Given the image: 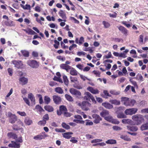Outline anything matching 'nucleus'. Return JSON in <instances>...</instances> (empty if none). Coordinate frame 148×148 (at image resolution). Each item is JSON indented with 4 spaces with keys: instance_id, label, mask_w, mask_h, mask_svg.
<instances>
[{
    "instance_id": "nucleus-1",
    "label": "nucleus",
    "mask_w": 148,
    "mask_h": 148,
    "mask_svg": "<svg viewBox=\"0 0 148 148\" xmlns=\"http://www.w3.org/2000/svg\"><path fill=\"white\" fill-rule=\"evenodd\" d=\"M132 119L135 121L137 125L141 124L144 121L143 116L140 114H137L132 116Z\"/></svg>"
},
{
    "instance_id": "nucleus-2",
    "label": "nucleus",
    "mask_w": 148,
    "mask_h": 148,
    "mask_svg": "<svg viewBox=\"0 0 148 148\" xmlns=\"http://www.w3.org/2000/svg\"><path fill=\"white\" fill-rule=\"evenodd\" d=\"M78 105L83 110L87 111L89 109V108L90 107L91 104L88 101H84L82 103H79Z\"/></svg>"
},
{
    "instance_id": "nucleus-3",
    "label": "nucleus",
    "mask_w": 148,
    "mask_h": 148,
    "mask_svg": "<svg viewBox=\"0 0 148 148\" xmlns=\"http://www.w3.org/2000/svg\"><path fill=\"white\" fill-rule=\"evenodd\" d=\"M84 94L85 96L83 97L84 100L90 101V99L95 104L96 103V101L95 100L94 97L90 92H86Z\"/></svg>"
},
{
    "instance_id": "nucleus-4",
    "label": "nucleus",
    "mask_w": 148,
    "mask_h": 148,
    "mask_svg": "<svg viewBox=\"0 0 148 148\" xmlns=\"http://www.w3.org/2000/svg\"><path fill=\"white\" fill-rule=\"evenodd\" d=\"M12 63L14 64V67L18 69H22L24 67L23 62L20 60H13L12 61Z\"/></svg>"
},
{
    "instance_id": "nucleus-5",
    "label": "nucleus",
    "mask_w": 148,
    "mask_h": 148,
    "mask_svg": "<svg viewBox=\"0 0 148 148\" xmlns=\"http://www.w3.org/2000/svg\"><path fill=\"white\" fill-rule=\"evenodd\" d=\"M8 115L9 118V121L10 123H14L17 120V117L15 114H12L10 112H8Z\"/></svg>"
},
{
    "instance_id": "nucleus-6",
    "label": "nucleus",
    "mask_w": 148,
    "mask_h": 148,
    "mask_svg": "<svg viewBox=\"0 0 148 148\" xmlns=\"http://www.w3.org/2000/svg\"><path fill=\"white\" fill-rule=\"evenodd\" d=\"M27 63L29 66L33 68H37L39 66L38 63L35 60H29Z\"/></svg>"
},
{
    "instance_id": "nucleus-7",
    "label": "nucleus",
    "mask_w": 148,
    "mask_h": 148,
    "mask_svg": "<svg viewBox=\"0 0 148 148\" xmlns=\"http://www.w3.org/2000/svg\"><path fill=\"white\" fill-rule=\"evenodd\" d=\"M47 136L44 132H42L39 134L34 136V139L36 140H40L44 139Z\"/></svg>"
},
{
    "instance_id": "nucleus-8",
    "label": "nucleus",
    "mask_w": 148,
    "mask_h": 148,
    "mask_svg": "<svg viewBox=\"0 0 148 148\" xmlns=\"http://www.w3.org/2000/svg\"><path fill=\"white\" fill-rule=\"evenodd\" d=\"M138 110L136 108H132L126 109L125 111V113L127 115H132L135 114Z\"/></svg>"
},
{
    "instance_id": "nucleus-9",
    "label": "nucleus",
    "mask_w": 148,
    "mask_h": 148,
    "mask_svg": "<svg viewBox=\"0 0 148 148\" xmlns=\"http://www.w3.org/2000/svg\"><path fill=\"white\" fill-rule=\"evenodd\" d=\"M67 109L66 106L62 105L60 106L59 110H57V113L58 115H60L66 111H67Z\"/></svg>"
},
{
    "instance_id": "nucleus-10",
    "label": "nucleus",
    "mask_w": 148,
    "mask_h": 148,
    "mask_svg": "<svg viewBox=\"0 0 148 148\" xmlns=\"http://www.w3.org/2000/svg\"><path fill=\"white\" fill-rule=\"evenodd\" d=\"M92 117L94 119L93 122L95 124H98L102 120V118L98 115L94 114L92 115Z\"/></svg>"
},
{
    "instance_id": "nucleus-11",
    "label": "nucleus",
    "mask_w": 148,
    "mask_h": 148,
    "mask_svg": "<svg viewBox=\"0 0 148 148\" xmlns=\"http://www.w3.org/2000/svg\"><path fill=\"white\" fill-rule=\"evenodd\" d=\"M52 99L54 103L56 104H60L62 101L61 98L58 95H53Z\"/></svg>"
},
{
    "instance_id": "nucleus-12",
    "label": "nucleus",
    "mask_w": 148,
    "mask_h": 148,
    "mask_svg": "<svg viewBox=\"0 0 148 148\" xmlns=\"http://www.w3.org/2000/svg\"><path fill=\"white\" fill-rule=\"evenodd\" d=\"M70 92L73 95H74L77 97L80 96L81 93L80 92L73 88L70 89Z\"/></svg>"
},
{
    "instance_id": "nucleus-13",
    "label": "nucleus",
    "mask_w": 148,
    "mask_h": 148,
    "mask_svg": "<svg viewBox=\"0 0 148 148\" xmlns=\"http://www.w3.org/2000/svg\"><path fill=\"white\" fill-rule=\"evenodd\" d=\"M87 89L91 93L94 94H99V90L97 89H94L92 87H88Z\"/></svg>"
},
{
    "instance_id": "nucleus-14",
    "label": "nucleus",
    "mask_w": 148,
    "mask_h": 148,
    "mask_svg": "<svg viewBox=\"0 0 148 148\" xmlns=\"http://www.w3.org/2000/svg\"><path fill=\"white\" fill-rule=\"evenodd\" d=\"M12 143L9 144L8 145V147H14L15 148H19L20 147L19 143H17L16 142L14 141L11 142Z\"/></svg>"
},
{
    "instance_id": "nucleus-15",
    "label": "nucleus",
    "mask_w": 148,
    "mask_h": 148,
    "mask_svg": "<svg viewBox=\"0 0 148 148\" xmlns=\"http://www.w3.org/2000/svg\"><path fill=\"white\" fill-rule=\"evenodd\" d=\"M60 67L62 69L65 70L67 72H68L69 70L71 69V66L65 64H61Z\"/></svg>"
},
{
    "instance_id": "nucleus-16",
    "label": "nucleus",
    "mask_w": 148,
    "mask_h": 148,
    "mask_svg": "<svg viewBox=\"0 0 148 148\" xmlns=\"http://www.w3.org/2000/svg\"><path fill=\"white\" fill-rule=\"evenodd\" d=\"M136 103V101L134 99H128L126 106H133Z\"/></svg>"
},
{
    "instance_id": "nucleus-17",
    "label": "nucleus",
    "mask_w": 148,
    "mask_h": 148,
    "mask_svg": "<svg viewBox=\"0 0 148 148\" xmlns=\"http://www.w3.org/2000/svg\"><path fill=\"white\" fill-rule=\"evenodd\" d=\"M102 105L107 109H110L113 108L112 105L107 102L102 103Z\"/></svg>"
},
{
    "instance_id": "nucleus-18",
    "label": "nucleus",
    "mask_w": 148,
    "mask_h": 148,
    "mask_svg": "<svg viewBox=\"0 0 148 148\" xmlns=\"http://www.w3.org/2000/svg\"><path fill=\"white\" fill-rule=\"evenodd\" d=\"M59 14L60 16L63 19V21L64 22L66 21V14L64 13V12L62 10H60L59 12Z\"/></svg>"
},
{
    "instance_id": "nucleus-19",
    "label": "nucleus",
    "mask_w": 148,
    "mask_h": 148,
    "mask_svg": "<svg viewBox=\"0 0 148 148\" xmlns=\"http://www.w3.org/2000/svg\"><path fill=\"white\" fill-rule=\"evenodd\" d=\"M19 80L22 85H24L27 84L28 80L27 78L23 77L20 78Z\"/></svg>"
},
{
    "instance_id": "nucleus-20",
    "label": "nucleus",
    "mask_w": 148,
    "mask_h": 148,
    "mask_svg": "<svg viewBox=\"0 0 148 148\" xmlns=\"http://www.w3.org/2000/svg\"><path fill=\"white\" fill-rule=\"evenodd\" d=\"M84 42V38L82 36L80 37L79 40L78 38H76L75 40V43L79 45L82 44Z\"/></svg>"
},
{
    "instance_id": "nucleus-21",
    "label": "nucleus",
    "mask_w": 148,
    "mask_h": 148,
    "mask_svg": "<svg viewBox=\"0 0 148 148\" xmlns=\"http://www.w3.org/2000/svg\"><path fill=\"white\" fill-rule=\"evenodd\" d=\"M3 22L4 24L7 26L12 27L15 25L14 23L12 21H3Z\"/></svg>"
},
{
    "instance_id": "nucleus-22",
    "label": "nucleus",
    "mask_w": 148,
    "mask_h": 148,
    "mask_svg": "<svg viewBox=\"0 0 148 148\" xmlns=\"http://www.w3.org/2000/svg\"><path fill=\"white\" fill-rule=\"evenodd\" d=\"M118 29L122 33L126 35L128 31L125 27L122 26H121L118 27Z\"/></svg>"
},
{
    "instance_id": "nucleus-23",
    "label": "nucleus",
    "mask_w": 148,
    "mask_h": 148,
    "mask_svg": "<svg viewBox=\"0 0 148 148\" xmlns=\"http://www.w3.org/2000/svg\"><path fill=\"white\" fill-rule=\"evenodd\" d=\"M44 108L46 110L49 112H52L54 110L53 107L50 105H46L44 106Z\"/></svg>"
},
{
    "instance_id": "nucleus-24",
    "label": "nucleus",
    "mask_w": 148,
    "mask_h": 148,
    "mask_svg": "<svg viewBox=\"0 0 148 148\" xmlns=\"http://www.w3.org/2000/svg\"><path fill=\"white\" fill-rule=\"evenodd\" d=\"M7 136L9 138H12L15 139L17 138V135L14 133L10 132L8 133Z\"/></svg>"
},
{
    "instance_id": "nucleus-25",
    "label": "nucleus",
    "mask_w": 148,
    "mask_h": 148,
    "mask_svg": "<svg viewBox=\"0 0 148 148\" xmlns=\"http://www.w3.org/2000/svg\"><path fill=\"white\" fill-rule=\"evenodd\" d=\"M127 130L133 132L136 131L138 129V127L136 126H127Z\"/></svg>"
},
{
    "instance_id": "nucleus-26",
    "label": "nucleus",
    "mask_w": 148,
    "mask_h": 148,
    "mask_svg": "<svg viewBox=\"0 0 148 148\" xmlns=\"http://www.w3.org/2000/svg\"><path fill=\"white\" fill-rule=\"evenodd\" d=\"M109 114V111L106 110H103L100 114V115L102 117H106Z\"/></svg>"
},
{
    "instance_id": "nucleus-27",
    "label": "nucleus",
    "mask_w": 148,
    "mask_h": 148,
    "mask_svg": "<svg viewBox=\"0 0 148 148\" xmlns=\"http://www.w3.org/2000/svg\"><path fill=\"white\" fill-rule=\"evenodd\" d=\"M73 134V133L72 132H68L62 134V135L65 138L69 139L71 137V136L70 135Z\"/></svg>"
},
{
    "instance_id": "nucleus-28",
    "label": "nucleus",
    "mask_w": 148,
    "mask_h": 148,
    "mask_svg": "<svg viewBox=\"0 0 148 148\" xmlns=\"http://www.w3.org/2000/svg\"><path fill=\"white\" fill-rule=\"evenodd\" d=\"M103 93L104 94V95L102 94H101V96L104 98L106 99L108 98V97H111V95H110L108 91L106 90H104L103 91Z\"/></svg>"
},
{
    "instance_id": "nucleus-29",
    "label": "nucleus",
    "mask_w": 148,
    "mask_h": 148,
    "mask_svg": "<svg viewBox=\"0 0 148 148\" xmlns=\"http://www.w3.org/2000/svg\"><path fill=\"white\" fill-rule=\"evenodd\" d=\"M55 91L59 94H62L64 93L63 90L60 87H57L55 89Z\"/></svg>"
},
{
    "instance_id": "nucleus-30",
    "label": "nucleus",
    "mask_w": 148,
    "mask_h": 148,
    "mask_svg": "<svg viewBox=\"0 0 148 148\" xmlns=\"http://www.w3.org/2000/svg\"><path fill=\"white\" fill-rule=\"evenodd\" d=\"M129 99V98L128 97H122L121 98V101L126 106Z\"/></svg>"
},
{
    "instance_id": "nucleus-31",
    "label": "nucleus",
    "mask_w": 148,
    "mask_h": 148,
    "mask_svg": "<svg viewBox=\"0 0 148 148\" xmlns=\"http://www.w3.org/2000/svg\"><path fill=\"white\" fill-rule=\"evenodd\" d=\"M23 30L26 33L29 34L34 35L36 33L35 32L31 29H29L28 30L26 29H23Z\"/></svg>"
},
{
    "instance_id": "nucleus-32",
    "label": "nucleus",
    "mask_w": 148,
    "mask_h": 148,
    "mask_svg": "<svg viewBox=\"0 0 148 148\" xmlns=\"http://www.w3.org/2000/svg\"><path fill=\"white\" fill-rule=\"evenodd\" d=\"M24 122L26 124L28 125H30L32 123V121L27 117L25 118Z\"/></svg>"
},
{
    "instance_id": "nucleus-33",
    "label": "nucleus",
    "mask_w": 148,
    "mask_h": 148,
    "mask_svg": "<svg viewBox=\"0 0 148 148\" xmlns=\"http://www.w3.org/2000/svg\"><path fill=\"white\" fill-rule=\"evenodd\" d=\"M28 98L30 99L32 102L35 103V98L32 93H30L28 95Z\"/></svg>"
},
{
    "instance_id": "nucleus-34",
    "label": "nucleus",
    "mask_w": 148,
    "mask_h": 148,
    "mask_svg": "<svg viewBox=\"0 0 148 148\" xmlns=\"http://www.w3.org/2000/svg\"><path fill=\"white\" fill-rule=\"evenodd\" d=\"M70 71V74L72 75H77V72L74 68H72Z\"/></svg>"
},
{
    "instance_id": "nucleus-35",
    "label": "nucleus",
    "mask_w": 148,
    "mask_h": 148,
    "mask_svg": "<svg viewBox=\"0 0 148 148\" xmlns=\"http://www.w3.org/2000/svg\"><path fill=\"white\" fill-rule=\"evenodd\" d=\"M122 123L124 124H131L132 123V120L128 119H124L122 121Z\"/></svg>"
},
{
    "instance_id": "nucleus-36",
    "label": "nucleus",
    "mask_w": 148,
    "mask_h": 148,
    "mask_svg": "<svg viewBox=\"0 0 148 148\" xmlns=\"http://www.w3.org/2000/svg\"><path fill=\"white\" fill-rule=\"evenodd\" d=\"M65 97L66 99L68 101L70 102H72L73 101V98L70 95L66 94L65 95Z\"/></svg>"
},
{
    "instance_id": "nucleus-37",
    "label": "nucleus",
    "mask_w": 148,
    "mask_h": 148,
    "mask_svg": "<svg viewBox=\"0 0 148 148\" xmlns=\"http://www.w3.org/2000/svg\"><path fill=\"white\" fill-rule=\"evenodd\" d=\"M44 100L45 103L48 104L50 102L51 99L49 97L45 96L44 97Z\"/></svg>"
},
{
    "instance_id": "nucleus-38",
    "label": "nucleus",
    "mask_w": 148,
    "mask_h": 148,
    "mask_svg": "<svg viewBox=\"0 0 148 148\" xmlns=\"http://www.w3.org/2000/svg\"><path fill=\"white\" fill-rule=\"evenodd\" d=\"M21 52L22 55L24 57H27L29 56V52L28 51L25 50H21Z\"/></svg>"
},
{
    "instance_id": "nucleus-39",
    "label": "nucleus",
    "mask_w": 148,
    "mask_h": 148,
    "mask_svg": "<svg viewBox=\"0 0 148 148\" xmlns=\"http://www.w3.org/2000/svg\"><path fill=\"white\" fill-rule=\"evenodd\" d=\"M106 143L107 144H114L116 143V141L115 140L110 139L106 141Z\"/></svg>"
},
{
    "instance_id": "nucleus-40",
    "label": "nucleus",
    "mask_w": 148,
    "mask_h": 148,
    "mask_svg": "<svg viewBox=\"0 0 148 148\" xmlns=\"http://www.w3.org/2000/svg\"><path fill=\"white\" fill-rule=\"evenodd\" d=\"M63 78L64 84L66 85L67 86L69 84V81L67 77L65 75H64L63 76Z\"/></svg>"
},
{
    "instance_id": "nucleus-41",
    "label": "nucleus",
    "mask_w": 148,
    "mask_h": 148,
    "mask_svg": "<svg viewBox=\"0 0 148 148\" xmlns=\"http://www.w3.org/2000/svg\"><path fill=\"white\" fill-rule=\"evenodd\" d=\"M142 130H144L148 129V123L143 125L140 127Z\"/></svg>"
},
{
    "instance_id": "nucleus-42",
    "label": "nucleus",
    "mask_w": 148,
    "mask_h": 148,
    "mask_svg": "<svg viewBox=\"0 0 148 148\" xmlns=\"http://www.w3.org/2000/svg\"><path fill=\"white\" fill-rule=\"evenodd\" d=\"M102 24L103 25L104 28H109L110 26V23L105 21L102 22Z\"/></svg>"
},
{
    "instance_id": "nucleus-43",
    "label": "nucleus",
    "mask_w": 148,
    "mask_h": 148,
    "mask_svg": "<svg viewBox=\"0 0 148 148\" xmlns=\"http://www.w3.org/2000/svg\"><path fill=\"white\" fill-rule=\"evenodd\" d=\"M120 137L121 138L126 141H130L131 140L130 138H129L127 135H121V136Z\"/></svg>"
},
{
    "instance_id": "nucleus-44",
    "label": "nucleus",
    "mask_w": 148,
    "mask_h": 148,
    "mask_svg": "<svg viewBox=\"0 0 148 148\" xmlns=\"http://www.w3.org/2000/svg\"><path fill=\"white\" fill-rule=\"evenodd\" d=\"M35 109L38 110V111L40 113L42 111H44V110L43 108L39 105H37Z\"/></svg>"
},
{
    "instance_id": "nucleus-45",
    "label": "nucleus",
    "mask_w": 148,
    "mask_h": 148,
    "mask_svg": "<svg viewBox=\"0 0 148 148\" xmlns=\"http://www.w3.org/2000/svg\"><path fill=\"white\" fill-rule=\"evenodd\" d=\"M54 42L55 44L53 45V46L56 49H57L60 45V42L56 40H54Z\"/></svg>"
},
{
    "instance_id": "nucleus-46",
    "label": "nucleus",
    "mask_w": 148,
    "mask_h": 148,
    "mask_svg": "<svg viewBox=\"0 0 148 148\" xmlns=\"http://www.w3.org/2000/svg\"><path fill=\"white\" fill-rule=\"evenodd\" d=\"M21 7L24 10H30L31 8L30 5H29L26 4L25 7L23 5L21 4Z\"/></svg>"
},
{
    "instance_id": "nucleus-47",
    "label": "nucleus",
    "mask_w": 148,
    "mask_h": 148,
    "mask_svg": "<svg viewBox=\"0 0 148 148\" xmlns=\"http://www.w3.org/2000/svg\"><path fill=\"white\" fill-rule=\"evenodd\" d=\"M110 102L112 104L117 105H119L120 104V101L116 100H112L110 101Z\"/></svg>"
},
{
    "instance_id": "nucleus-48",
    "label": "nucleus",
    "mask_w": 148,
    "mask_h": 148,
    "mask_svg": "<svg viewBox=\"0 0 148 148\" xmlns=\"http://www.w3.org/2000/svg\"><path fill=\"white\" fill-rule=\"evenodd\" d=\"M46 123V121L43 119V120L42 121H40L38 122V125H40V126H44L45 125Z\"/></svg>"
},
{
    "instance_id": "nucleus-49",
    "label": "nucleus",
    "mask_w": 148,
    "mask_h": 148,
    "mask_svg": "<svg viewBox=\"0 0 148 148\" xmlns=\"http://www.w3.org/2000/svg\"><path fill=\"white\" fill-rule=\"evenodd\" d=\"M111 40L115 42H120L121 41H123V40L121 38H112Z\"/></svg>"
},
{
    "instance_id": "nucleus-50",
    "label": "nucleus",
    "mask_w": 148,
    "mask_h": 148,
    "mask_svg": "<svg viewBox=\"0 0 148 148\" xmlns=\"http://www.w3.org/2000/svg\"><path fill=\"white\" fill-rule=\"evenodd\" d=\"M62 126L66 130H69L70 128L69 126L66 124L65 123H62Z\"/></svg>"
},
{
    "instance_id": "nucleus-51",
    "label": "nucleus",
    "mask_w": 148,
    "mask_h": 148,
    "mask_svg": "<svg viewBox=\"0 0 148 148\" xmlns=\"http://www.w3.org/2000/svg\"><path fill=\"white\" fill-rule=\"evenodd\" d=\"M112 117L111 116H107L106 117H105V119L107 121L110 122H111L112 119Z\"/></svg>"
},
{
    "instance_id": "nucleus-52",
    "label": "nucleus",
    "mask_w": 148,
    "mask_h": 148,
    "mask_svg": "<svg viewBox=\"0 0 148 148\" xmlns=\"http://www.w3.org/2000/svg\"><path fill=\"white\" fill-rule=\"evenodd\" d=\"M110 92L112 95H119L120 93L119 91H116L114 90H112L110 91Z\"/></svg>"
},
{
    "instance_id": "nucleus-53",
    "label": "nucleus",
    "mask_w": 148,
    "mask_h": 148,
    "mask_svg": "<svg viewBox=\"0 0 148 148\" xmlns=\"http://www.w3.org/2000/svg\"><path fill=\"white\" fill-rule=\"evenodd\" d=\"M37 96L39 98V103L41 104L43 103V99L42 98V95L40 94H37Z\"/></svg>"
},
{
    "instance_id": "nucleus-54",
    "label": "nucleus",
    "mask_w": 148,
    "mask_h": 148,
    "mask_svg": "<svg viewBox=\"0 0 148 148\" xmlns=\"http://www.w3.org/2000/svg\"><path fill=\"white\" fill-rule=\"evenodd\" d=\"M125 115L123 114L120 113L117 115V117L119 118H123L125 117Z\"/></svg>"
},
{
    "instance_id": "nucleus-55",
    "label": "nucleus",
    "mask_w": 148,
    "mask_h": 148,
    "mask_svg": "<svg viewBox=\"0 0 148 148\" xmlns=\"http://www.w3.org/2000/svg\"><path fill=\"white\" fill-rule=\"evenodd\" d=\"M92 73L96 76L98 77H100V73L99 71L94 70L92 71Z\"/></svg>"
},
{
    "instance_id": "nucleus-56",
    "label": "nucleus",
    "mask_w": 148,
    "mask_h": 148,
    "mask_svg": "<svg viewBox=\"0 0 148 148\" xmlns=\"http://www.w3.org/2000/svg\"><path fill=\"white\" fill-rule=\"evenodd\" d=\"M70 19L71 20L74 21L75 23L77 24H79V21L74 17H70Z\"/></svg>"
},
{
    "instance_id": "nucleus-57",
    "label": "nucleus",
    "mask_w": 148,
    "mask_h": 148,
    "mask_svg": "<svg viewBox=\"0 0 148 148\" xmlns=\"http://www.w3.org/2000/svg\"><path fill=\"white\" fill-rule=\"evenodd\" d=\"M42 119L46 121L48 120H49L48 114H46L43 117Z\"/></svg>"
},
{
    "instance_id": "nucleus-58",
    "label": "nucleus",
    "mask_w": 148,
    "mask_h": 148,
    "mask_svg": "<svg viewBox=\"0 0 148 148\" xmlns=\"http://www.w3.org/2000/svg\"><path fill=\"white\" fill-rule=\"evenodd\" d=\"M17 113L22 116H26V113L24 112L18 111Z\"/></svg>"
},
{
    "instance_id": "nucleus-59",
    "label": "nucleus",
    "mask_w": 148,
    "mask_h": 148,
    "mask_svg": "<svg viewBox=\"0 0 148 148\" xmlns=\"http://www.w3.org/2000/svg\"><path fill=\"white\" fill-rule=\"evenodd\" d=\"M102 141V139H95L92 140L91 141L92 143H97L98 142H99Z\"/></svg>"
},
{
    "instance_id": "nucleus-60",
    "label": "nucleus",
    "mask_w": 148,
    "mask_h": 148,
    "mask_svg": "<svg viewBox=\"0 0 148 148\" xmlns=\"http://www.w3.org/2000/svg\"><path fill=\"white\" fill-rule=\"evenodd\" d=\"M13 129L15 130H20L21 128L19 127L17 125H14L13 126Z\"/></svg>"
},
{
    "instance_id": "nucleus-61",
    "label": "nucleus",
    "mask_w": 148,
    "mask_h": 148,
    "mask_svg": "<svg viewBox=\"0 0 148 148\" xmlns=\"http://www.w3.org/2000/svg\"><path fill=\"white\" fill-rule=\"evenodd\" d=\"M112 128L114 130L116 131L120 130L122 129V128L118 126H113Z\"/></svg>"
},
{
    "instance_id": "nucleus-62",
    "label": "nucleus",
    "mask_w": 148,
    "mask_h": 148,
    "mask_svg": "<svg viewBox=\"0 0 148 148\" xmlns=\"http://www.w3.org/2000/svg\"><path fill=\"white\" fill-rule=\"evenodd\" d=\"M57 58L58 60H61L62 61H64L66 60V58L64 57L61 56H57Z\"/></svg>"
},
{
    "instance_id": "nucleus-63",
    "label": "nucleus",
    "mask_w": 148,
    "mask_h": 148,
    "mask_svg": "<svg viewBox=\"0 0 148 148\" xmlns=\"http://www.w3.org/2000/svg\"><path fill=\"white\" fill-rule=\"evenodd\" d=\"M117 14V13L115 12H114V14H112L111 13L109 14L110 17L113 18H116V17Z\"/></svg>"
},
{
    "instance_id": "nucleus-64",
    "label": "nucleus",
    "mask_w": 148,
    "mask_h": 148,
    "mask_svg": "<svg viewBox=\"0 0 148 148\" xmlns=\"http://www.w3.org/2000/svg\"><path fill=\"white\" fill-rule=\"evenodd\" d=\"M86 53L83 51H79L77 53V55L79 56H81L82 55L84 56Z\"/></svg>"
}]
</instances>
